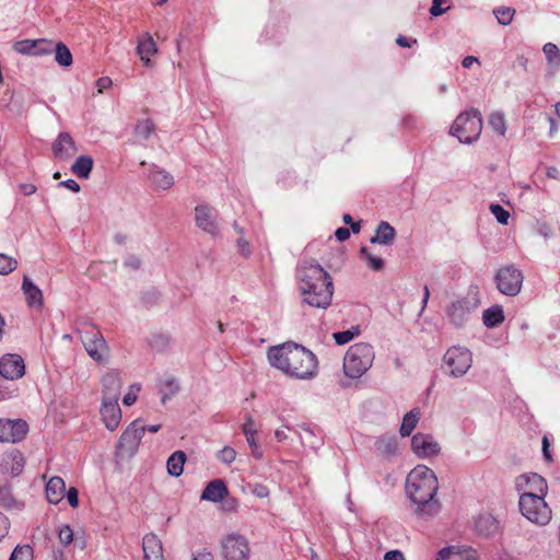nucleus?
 <instances>
[{
	"mask_svg": "<svg viewBox=\"0 0 560 560\" xmlns=\"http://www.w3.org/2000/svg\"><path fill=\"white\" fill-rule=\"evenodd\" d=\"M270 364L296 380H311L317 374L316 355L304 346L287 341L268 350Z\"/></svg>",
	"mask_w": 560,
	"mask_h": 560,
	"instance_id": "1",
	"label": "nucleus"
},
{
	"mask_svg": "<svg viewBox=\"0 0 560 560\" xmlns=\"http://www.w3.org/2000/svg\"><path fill=\"white\" fill-rule=\"evenodd\" d=\"M439 481L434 471L418 465L407 476L406 494L415 506V513L421 517H432L441 510L435 499Z\"/></svg>",
	"mask_w": 560,
	"mask_h": 560,
	"instance_id": "2",
	"label": "nucleus"
},
{
	"mask_svg": "<svg viewBox=\"0 0 560 560\" xmlns=\"http://www.w3.org/2000/svg\"><path fill=\"white\" fill-rule=\"evenodd\" d=\"M302 301L312 307L327 308L334 295L330 275L316 261H304L296 269Z\"/></svg>",
	"mask_w": 560,
	"mask_h": 560,
	"instance_id": "3",
	"label": "nucleus"
},
{
	"mask_svg": "<svg viewBox=\"0 0 560 560\" xmlns=\"http://www.w3.org/2000/svg\"><path fill=\"white\" fill-rule=\"evenodd\" d=\"M482 131V117L477 108L460 113L451 126V135L460 143L471 144L477 141Z\"/></svg>",
	"mask_w": 560,
	"mask_h": 560,
	"instance_id": "4",
	"label": "nucleus"
},
{
	"mask_svg": "<svg viewBox=\"0 0 560 560\" xmlns=\"http://www.w3.org/2000/svg\"><path fill=\"white\" fill-rule=\"evenodd\" d=\"M373 347L368 342L352 345L343 359L345 374L351 378L361 377L373 364Z\"/></svg>",
	"mask_w": 560,
	"mask_h": 560,
	"instance_id": "5",
	"label": "nucleus"
},
{
	"mask_svg": "<svg viewBox=\"0 0 560 560\" xmlns=\"http://www.w3.org/2000/svg\"><path fill=\"white\" fill-rule=\"evenodd\" d=\"M518 506L522 515L536 525L545 526L551 521V509L540 495L522 493Z\"/></svg>",
	"mask_w": 560,
	"mask_h": 560,
	"instance_id": "6",
	"label": "nucleus"
},
{
	"mask_svg": "<svg viewBox=\"0 0 560 560\" xmlns=\"http://www.w3.org/2000/svg\"><path fill=\"white\" fill-rule=\"evenodd\" d=\"M472 363L471 352L460 346L451 347L443 355V366L452 377H462L470 369Z\"/></svg>",
	"mask_w": 560,
	"mask_h": 560,
	"instance_id": "7",
	"label": "nucleus"
},
{
	"mask_svg": "<svg viewBox=\"0 0 560 560\" xmlns=\"http://www.w3.org/2000/svg\"><path fill=\"white\" fill-rule=\"evenodd\" d=\"M80 339L88 354L96 362H103L108 354L107 343L95 327L89 326L80 330Z\"/></svg>",
	"mask_w": 560,
	"mask_h": 560,
	"instance_id": "8",
	"label": "nucleus"
},
{
	"mask_svg": "<svg viewBox=\"0 0 560 560\" xmlns=\"http://www.w3.org/2000/svg\"><path fill=\"white\" fill-rule=\"evenodd\" d=\"M145 425L139 419L132 421L122 432L116 444V451L120 455L132 456L138 451L144 435Z\"/></svg>",
	"mask_w": 560,
	"mask_h": 560,
	"instance_id": "9",
	"label": "nucleus"
},
{
	"mask_svg": "<svg viewBox=\"0 0 560 560\" xmlns=\"http://www.w3.org/2000/svg\"><path fill=\"white\" fill-rule=\"evenodd\" d=\"M523 280L522 271L512 265L500 268L495 273L498 290L508 296H515L520 293Z\"/></svg>",
	"mask_w": 560,
	"mask_h": 560,
	"instance_id": "10",
	"label": "nucleus"
},
{
	"mask_svg": "<svg viewBox=\"0 0 560 560\" xmlns=\"http://www.w3.org/2000/svg\"><path fill=\"white\" fill-rule=\"evenodd\" d=\"M222 556L224 560H249L250 547L246 537L230 534L222 539Z\"/></svg>",
	"mask_w": 560,
	"mask_h": 560,
	"instance_id": "11",
	"label": "nucleus"
},
{
	"mask_svg": "<svg viewBox=\"0 0 560 560\" xmlns=\"http://www.w3.org/2000/svg\"><path fill=\"white\" fill-rule=\"evenodd\" d=\"M477 307V302L469 298H460L446 307L450 322L456 327H463L469 319L471 311Z\"/></svg>",
	"mask_w": 560,
	"mask_h": 560,
	"instance_id": "12",
	"label": "nucleus"
},
{
	"mask_svg": "<svg viewBox=\"0 0 560 560\" xmlns=\"http://www.w3.org/2000/svg\"><path fill=\"white\" fill-rule=\"evenodd\" d=\"M28 432V424L25 420L0 419V442L18 443Z\"/></svg>",
	"mask_w": 560,
	"mask_h": 560,
	"instance_id": "13",
	"label": "nucleus"
},
{
	"mask_svg": "<svg viewBox=\"0 0 560 560\" xmlns=\"http://www.w3.org/2000/svg\"><path fill=\"white\" fill-rule=\"evenodd\" d=\"M25 373L24 361L19 354H5L0 359V375L5 380L21 378Z\"/></svg>",
	"mask_w": 560,
	"mask_h": 560,
	"instance_id": "14",
	"label": "nucleus"
},
{
	"mask_svg": "<svg viewBox=\"0 0 560 560\" xmlns=\"http://www.w3.org/2000/svg\"><path fill=\"white\" fill-rule=\"evenodd\" d=\"M411 448L418 457H429L440 453V445L433 436L424 433H417L411 439Z\"/></svg>",
	"mask_w": 560,
	"mask_h": 560,
	"instance_id": "15",
	"label": "nucleus"
},
{
	"mask_svg": "<svg viewBox=\"0 0 560 560\" xmlns=\"http://www.w3.org/2000/svg\"><path fill=\"white\" fill-rule=\"evenodd\" d=\"M100 413L107 430L114 431L118 428L121 420L118 400L102 399Z\"/></svg>",
	"mask_w": 560,
	"mask_h": 560,
	"instance_id": "16",
	"label": "nucleus"
},
{
	"mask_svg": "<svg viewBox=\"0 0 560 560\" xmlns=\"http://www.w3.org/2000/svg\"><path fill=\"white\" fill-rule=\"evenodd\" d=\"M77 151L75 142L68 132H60L52 143V153L60 160L70 159Z\"/></svg>",
	"mask_w": 560,
	"mask_h": 560,
	"instance_id": "17",
	"label": "nucleus"
},
{
	"mask_svg": "<svg viewBox=\"0 0 560 560\" xmlns=\"http://www.w3.org/2000/svg\"><path fill=\"white\" fill-rule=\"evenodd\" d=\"M195 220L197 226L200 228L202 231L211 235H215L218 233V224L209 206H197L195 208Z\"/></svg>",
	"mask_w": 560,
	"mask_h": 560,
	"instance_id": "18",
	"label": "nucleus"
},
{
	"mask_svg": "<svg viewBox=\"0 0 560 560\" xmlns=\"http://www.w3.org/2000/svg\"><path fill=\"white\" fill-rule=\"evenodd\" d=\"M22 291L30 307L40 310L44 304L42 290L31 280L28 276L23 277Z\"/></svg>",
	"mask_w": 560,
	"mask_h": 560,
	"instance_id": "19",
	"label": "nucleus"
},
{
	"mask_svg": "<svg viewBox=\"0 0 560 560\" xmlns=\"http://www.w3.org/2000/svg\"><path fill=\"white\" fill-rule=\"evenodd\" d=\"M103 399L118 400L122 382L119 374L112 371L106 373L102 378Z\"/></svg>",
	"mask_w": 560,
	"mask_h": 560,
	"instance_id": "20",
	"label": "nucleus"
},
{
	"mask_svg": "<svg viewBox=\"0 0 560 560\" xmlns=\"http://www.w3.org/2000/svg\"><path fill=\"white\" fill-rule=\"evenodd\" d=\"M229 495V489L222 479L210 481L201 493V500L210 502H221Z\"/></svg>",
	"mask_w": 560,
	"mask_h": 560,
	"instance_id": "21",
	"label": "nucleus"
},
{
	"mask_svg": "<svg viewBox=\"0 0 560 560\" xmlns=\"http://www.w3.org/2000/svg\"><path fill=\"white\" fill-rule=\"evenodd\" d=\"M143 560H162L163 547L155 534H147L142 539Z\"/></svg>",
	"mask_w": 560,
	"mask_h": 560,
	"instance_id": "22",
	"label": "nucleus"
},
{
	"mask_svg": "<svg viewBox=\"0 0 560 560\" xmlns=\"http://www.w3.org/2000/svg\"><path fill=\"white\" fill-rule=\"evenodd\" d=\"M0 508L18 511L24 508V503L13 494L12 485L8 480H0Z\"/></svg>",
	"mask_w": 560,
	"mask_h": 560,
	"instance_id": "23",
	"label": "nucleus"
},
{
	"mask_svg": "<svg viewBox=\"0 0 560 560\" xmlns=\"http://www.w3.org/2000/svg\"><path fill=\"white\" fill-rule=\"evenodd\" d=\"M158 52L156 44L149 33H144L138 40L137 54L147 67L152 66L151 56Z\"/></svg>",
	"mask_w": 560,
	"mask_h": 560,
	"instance_id": "24",
	"label": "nucleus"
},
{
	"mask_svg": "<svg viewBox=\"0 0 560 560\" xmlns=\"http://www.w3.org/2000/svg\"><path fill=\"white\" fill-rule=\"evenodd\" d=\"M475 527L478 534L489 537L499 533L500 523L493 515L485 513L478 516Z\"/></svg>",
	"mask_w": 560,
	"mask_h": 560,
	"instance_id": "25",
	"label": "nucleus"
},
{
	"mask_svg": "<svg viewBox=\"0 0 560 560\" xmlns=\"http://www.w3.org/2000/svg\"><path fill=\"white\" fill-rule=\"evenodd\" d=\"M66 483L61 477H51L46 485V498L49 503L58 504L65 497Z\"/></svg>",
	"mask_w": 560,
	"mask_h": 560,
	"instance_id": "26",
	"label": "nucleus"
},
{
	"mask_svg": "<svg viewBox=\"0 0 560 560\" xmlns=\"http://www.w3.org/2000/svg\"><path fill=\"white\" fill-rule=\"evenodd\" d=\"M4 468L14 477L19 476L24 468L25 458L19 450H11L4 454Z\"/></svg>",
	"mask_w": 560,
	"mask_h": 560,
	"instance_id": "27",
	"label": "nucleus"
},
{
	"mask_svg": "<svg viewBox=\"0 0 560 560\" xmlns=\"http://www.w3.org/2000/svg\"><path fill=\"white\" fill-rule=\"evenodd\" d=\"M396 237V230L386 221H382L375 231V234L370 238L372 244L392 245Z\"/></svg>",
	"mask_w": 560,
	"mask_h": 560,
	"instance_id": "28",
	"label": "nucleus"
},
{
	"mask_svg": "<svg viewBox=\"0 0 560 560\" xmlns=\"http://www.w3.org/2000/svg\"><path fill=\"white\" fill-rule=\"evenodd\" d=\"M520 479H524L528 487V491L525 493H534L535 495H540L545 498L548 492V485L544 477L536 472H532L529 475H522Z\"/></svg>",
	"mask_w": 560,
	"mask_h": 560,
	"instance_id": "29",
	"label": "nucleus"
},
{
	"mask_svg": "<svg viewBox=\"0 0 560 560\" xmlns=\"http://www.w3.org/2000/svg\"><path fill=\"white\" fill-rule=\"evenodd\" d=\"M376 452L384 457H392L397 452V438L393 434H384L375 441Z\"/></svg>",
	"mask_w": 560,
	"mask_h": 560,
	"instance_id": "30",
	"label": "nucleus"
},
{
	"mask_svg": "<svg viewBox=\"0 0 560 560\" xmlns=\"http://www.w3.org/2000/svg\"><path fill=\"white\" fill-rule=\"evenodd\" d=\"M483 325L488 328H494L504 322V312L501 305H493L483 311Z\"/></svg>",
	"mask_w": 560,
	"mask_h": 560,
	"instance_id": "31",
	"label": "nucleus"
},
{
	"mask_svg": "<svg viewBox=\"0 0 560 560\" xmlns=\"http://www.w3.org/2000/svg\"><path fill=\"white\" fill-rule=\"evenodd\" d=\"M179 383L174 376H167L160 382L159 390L162 395L161 401L163 405L166 404L173 396L179 392Z\"/></svg>",
	"mask_w": 560,
	"mask_h": 560,
	"instance_id": "32",
	"label": "nucleus"
},
{
	"mask_svg": "<svg viewBox=\"0 0 560 560\" xmlns=\"http://www.w3.org/2000/svg\"><path fill=\"white\" fill-rule=\"evenodd\" d=\"M93 159L90 155H80L71 166L72 173L79 178L88 179L93 168Z\"/></svg>",
	"mask_w": 560,
	"mask_h": 560,
	"instance_id": "33",
	"label": "nucleus"
},
{
	"mask_svg": "<svg viewBox=\"0 0 560 560\" xmlns=\"http://www.w3.org/2000/svg\"><path fill=\"white\" fill-rule=\"evenodd\" d=\"M186 454L183 451L174 452L167 459L166 468L171 476L179 477L184 471Z\"/></svg>",
	"mask_w": 560,
	"mask_h": 560,
	"instance_id": "34",
	"label": "nucleus"
},
{
	"mask_svg": "<svg viewBox=\"0 0 560 560\" xmlns=\"http://www.w3.org/2000/svg\"><path fill=\"white\" fill-rule=\"evenodd\" d=\"M152 184L160 189H168L174 184L173 176L164 170H154L150 173Z\"/></svg>",
	"mask_w": 560,
	"mask_h": 560,
	"instance_id": "35",
	"label": "nucleus"
},
{
	"mask_svg": "<svg viewBox=\"0 0 560 560\" xmlns=\"http://www.w3.org/2000/svg\"><path fill=\"white\" fill-rule=\"evenodd\" d=\"M419 410L412 409L409 412H407L402 422L399 429V433L401 436H409L413 429L416 428L418 421H419Z\"/></svg>",
	"mask_w": 560,
	"mask_h": 560,
	"instance_id": "36",
	"label": "nucleus"
},
{
	"mask_svg": "<svg viewBox=\"0 0 560 560\" xmlns=\"http://www.w3.org/2000/svg\"><path fill=\"white\" fill-rule=\"evenodd\" d=\"M55 61L61 67H70L72 65V54L70 49L62 43L58 42L55 47Z\"/></svg>",
	"mask_w": 560,
	"mask_h": 560,
	"instance_id": "37",
	"label": "nucleus"
},
{
	"mask_svg": "<svg viewBox=\"0 0 560 560\" xmlns=\"http://www.w3.org/2000/svg\"><path fill=\"white\" fill-rule=\"evenodd\" d=\"M542 51L546 56L547 62L550 67L560 68V50L556 44L547 43L542 47Z\"/></svg>",
	"mask_w": 560,
	"mask_h": 560,
	"instance_id": "38",
	"label": "nucleus"
},
{
	"mask_svg": "<svg viewBox=\"0 0 560 560\" xmlns=\"http://www.w3.org/2000/svg\"><path fill=\"white\" fill-rule=\"evenodd\" d=\"M490 128L500 136H504L506 132V122L504 114L501 112H494L490 114L488 119Z\"/></svg>",
	"mask_w": 560,
	"mask_h": 560,
	"instance_id": "39",
	"label": "nucleus"
},
{
	"mask_svg": "<svg viewBox=\"0 0 560 560\" xmlns=\"http://www.w3.org/2000/svg\"><path fill=\"white\" fill-rule=\"evenodd\" d=\"M155 130V125L151 119L139 120L135 126V135L143 140H147Z\"/></svg>",
	"mask_w": 560,
	"mask_h": 560,
	"instance_id": "40",
	"label": "nucleus"
},
{
	"mask_svg": "<svg viewBox=\"0 0 560 560\" xmlns=\"http://www.w3.org/2000/svg\"><path fill=\"white\" fill-rule=\"evenodd\" d=\"M43 42H37V39H23L18 40L13 48L16 52L21 55H33L35 56L36 47L38 45H43Z\"/></svg>",
	"mask_w": 560,
	"mask_h": 560,
	"instance_id": "41",
	"label": "nucleus"
},
{
	"mask_svg": "<svg viewBox=\"0 0 560 560\" xmlns=\"http://www.w3.org/2000/svg\"><path fill=\"white\" fill-rule=\"evenodd\" d=\"M361 256L366 260L368 267L373 271H381L384 268V260L374 256L365 246L360 249Z\"/></svg>",
	"mask_w": 560,
	"mask_h": 560,
	"instance_id": "42",
	"label": "nucleus"
},
{
	"mask_svg": "<svg viewBox=\"0 0 560 560\" xmlns=\"http://www.w3.org/2000/svg\"><path fill=\"white\" fill-rule=\"evenodd\" d=\"M493 13H494L498 22L501 25L506 26V25L511 24L513 16L515 14V10L510 7H500V8H497L493 11Z\"/></svg>",
	"mask_w": 560,
	"mask_h": 560,
	"instance_id": "43",
	"label": "nucleus"
},
{
	"mask_svg": "<svg viewBox=\"0 0 560 560\" xmlns=\"http://www.w3.org/2000/svg\"><path fill=\"white\" fill-rule=\"evenodd\" d=\"M360 328L359 326L351 327V329L338 331L332 335L337 345H346L351 341L355 336H359Z\"/></svg>",
	"mask_w": 560,
	"mask_h": 560,
	"instance_id": "44",
	"label": "nucleus"
},
{
	"mask_svg": "<svg viewBox=\"0 0 560 560\" xmlns=\"http://www.w3.org/2000/svg\"><path fill=\"white\" fill-rule=\"evenodd\" d=\"M9 560H33V549L30 545H18Z\"/></svg>",
	"mask_w": 560,
	"mask_h": 560,
	"instance_id": "45",
	"label": "nucleus"
},
{
	"mask_svg": "<svg viewBox=\"0 0 560 560\" xmlns=\"http://www.w3.org/2000/svg\"><path fill=\"white\" fill-rule=\"evenodd\" d=\"M18 260L5 254H0V275H8L15 270Z\"/></svg>",
	"mask_w": 560,
	"mask_h": 560,
	"instance_id": "46",
	"label": "nucleus"
},
{
	"mask_svg": "<svg viewBox=\"0 0 560 560\" xmlns=\"http://www.w3.org/2000/svg\"><path fill=\"white\" fill-rule=\"evenodd\" d=\"M464 557L455 547H445L438 552L436 560H463Z\"/></svg>",
	"mask_w": 560,
	"mask_h": 560,
	"instance_id": "47",
	"label": "nucleus"
},
{
	"mask_svg": "<svg viewBox=\"0 0 560 560\" xmlns=\"http://www.w3.org/2000/svg\"><path fill=\"white\" fill-rule=\"evenodd\" d=\"M490 210L499 223L508 224L510 212L505 210L501 205H491Z\"/></svg>",
	"mask_w": 560,
	"mask_h": 560,
	"instance_id": "48",
	"label": "nucleus"
},
{
	"mask_svg": "<svg viewBox=\"0 0 560 560\" xmlns=\"http://www.w3.org/2000/svg\"><path fill=\"white\" fill-rule=\"evenodd\" d=\"M217 457L223 464L230 465L235 460L236 452L231 446H224L222 450L218 452Z\"/></svg>",
	"mask_w": 560,
	"mask_h": 560,
	"instance_id": "49",
	"label": "nucleus"
},
{
	"mask_svg": "<svg viewBox=\"0 0 560 560\" xmlns=\"http://www.w3.org/2000/svg\"><path fill=\"white\" fill-rule=\"evenodd\" d=\"M58 538L63 546H68L73 540V530L69 525H63L58 532Z\"/></svg>",
	"mask_w": 560,
	"mask_h": 560,
	"instance_id": "50",
	"label": "nucleus"
},
{
	"mask_svg": "<svg viewBox=\"0 0 560 560\" xmlns=\"http://www.w3.org/2000/svg\"><path fill=\"white\" fill-rule=\"evenodd\" d=\"M37 42H43L44 44L36 47L35 56L49 55L54 51L55 46L52 42L44 38L37 39Z\"/></svg>",
	"mask_w": 560,
	"mask_h": 560,
	"instance_id": "51",
	"label": "nucleus"
},
{
	"mask_svg": "<svg viewBox=\"0 0 560 560\" xmlns=\"http://www.w3.org/2000/svg\"><path fill=\"white\" fill-rule=\"evenodd\" d=\"M255 436L256 435L246 438V441H247V443H248V445L250 447L252 455L255 458L260 459V458H262V451H261L260 446L257 444Z\"/></svg>",
	"mask_w": 560,
	"mask_h": 560,
	"instance_id": "52",
	"label": "nucleus"
},
{
	"mask_svg": "<svg viewBox=\"0 0 560 560\" xmlns=\"http://www.w3.org/2000/svg\"><path fill=\"white\" fill-rule=\"evenodd\" d=\"M541 444H542V456H544L545 460L548 463H552L553 456L550 451V442H549V439L547 435L542 436Z\"/></svg>",
	"mask_w": 560,
	"mask_h": 560,
	"instance_id": "53",
	"label": "nucleus"
},
{
	"mask_svg": "<svg viewBox=\"0 0 560 560\" xmlns=\"http://www.w3.org/2000/svg\"><path fill=\"white\" fill-rule=\"evenodd\" d=\"M446 2H447V0H433L432 7L430 9L431 15L439 16V15L443 14L444 12H446L450 9V7L444 8V9L441 8V4L446 3Z\"/></svg>",
	"mask_w": 560,
	"mask_h": 560,
	"instance_id": "54",
	"label": "nucleus"
},
{
	"mask_svg": "<svg viewBox=\"0 0 560 560\" xmlns=\"http://www.w3.org/2000/svg\"><path fill=\"white\" fill-rule=\"evenodd\" d=\"M150 345L155 348H163L168 345V337L162 334L154 335L151 340Z\"/></svg>",
	"mask_w": 560,
	"mask_h": 560,
	"instance_id": "55",
	"label": "nucleus"
},
{
	"mask_svg": "<svg viewBox=\"0 0 560 560\" xmlns=\"http://www.w3.org/2000/svg\"><path fill=\"white\" fill-rule=\"evenodd\" d=\"M236 246H237V252L240 253V255H242L243 257L250 256V254H252L250 245L247 241H245L244 238H238Z\"/></svg>",
	"mask_w": 560,
	"mask_h": 560,
	"instance_id": "56",
	"label": "nucleus"
},
{
	"mask_svg": "<svg viewBox=\"0 0 560 560\" xmlns=\"http://www.w3.org/2000/svg\"><path fill=\"white\" fill-rule=\"evenodd\" d=\"M242 430L246 438L256 435L257 431L255 429L254 420L250 416L247 417Z\"/></svg>",
	"mask_w": 560,
	"mask_h": 560,
	"instance_id": "57",
	"label": "nucleus"
},
{
	"mask_svg": "<svg viewBox=\"0 0 560 560\" xmlns=\"http://www.w3.org/2000/svg\"><path fill=\"white\" fill-rule=\"evenodd\" d=\"M10 529L9 518L0 512V541L8 535Z\"/></svg>",
	"mask_w": 560,
	"mask_h": 560,
	"instance_id": "58",
	"label": "nucleus"
},
{
	"mask_svg": "<svg viewBox=\"0 0 560 560\" xmlns=\"http://www.w3.org/2000/svg\"><path fill=\"white\" fill-rule=\"evenodd\" d=\"M67 500L72 508H77L79 505V492L74 487H71L67 491Z\"/></svg>",
	"mask_w": 560,
	"mask_h": 560,
	"instance_id": "59",
	"label": "nucleus"
},
{
	"mask_svg": "<svg viewBox=\"0 0 560 560\" xmlns=\"http://www.w3.org/2000/svg\"><path fill=\"white\" fill-rule=\"evenodd\" d=\"M192 560H214V558L213 555L207 548H203L192 553Z\"/></svg>",
	"mask_w": 560,
	"mask_h": 560,
	"instance_id": "60",
	"label": "nucleus"
},
{
	"mask_svg": "<svg viewBox=\"0 0 560 560\" xmlns=\"http://www.w3.org/2000/svg\"><path fill=\"white\" fill-rule=\"evenodd\" d=\"M59 187H66L73 192L80 191V185L74 179H67L58 184Z\"/></svg>",
	"mask_w": 560,
	"mask_h": 560,
	"instance_id": "61",
	"label": "nucleus"
},
{
	"mask_svg": "<svg viewBox=\"0 0 560 560\" xmlns=\"http://www.w3.org/2000/svg\"><path fill=\"white\" fill-rule=\"evenodd\" d=\"M335 236L339 242H345L350 237V230L343 226L338 228L335 231Z\"/></svg>",
	"mask_w": 560,
	"mask_h": 560,
	"instance_id": "62",
	"label": "nucleus"
},
{
	"mask_svg": "<svg viewBox=\"0 0 560 560\" xmlns=\"http://www.w3.org/2000/svg\"><path fill=\"white\" fill-rule=\"evenodd\" d=\"M20 191L25 196L34 195L37 190L34 184L24 183L19 186Z\"/></svg>",
	"mask_w": 560,
	"mask_h": 560,
	"instance_id": "63",
	"label": "nucleus"
},
{
	"mask_svg": "<svg viewBox=\"0 0 560 560\" xmlns=\"http://www.w3.org/2000/svg\"><path fill=\"white\" fill-rule=\"evenodd\" d=\"M384 560H405V557L399 550H390L385 553Z\"/></svg>",
	"mask_w": 560,
	"mask_h": 560,
	"instance_id": "64",
	"label": "nucleus"
}]
</instances>
